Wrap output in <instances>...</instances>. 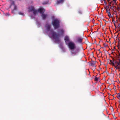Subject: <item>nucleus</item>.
Instances as JSON below:
<instances>
[{
    "mask_svg": "<svg viewBox=\"0 0 120 120\" xmlns=\"http://www.w3.org/2000/svg\"><path fill=\"white\" fill-rule=\"evenodd\" d=\"M68 45L69 48L71 50L70 52L72 55H76L80 52V49L79 48H76V46L74 42H69L68 43Z\"/></svg>",
    "mask_w": 120,
    "mask_h": 120,
    "instance_id": "nucleus-1",
    "label": "nucleus"
},
{
    "mask_svg": "<svg viewBox=\"0 0 120 120\" xmlns=\"http://www.w3.org/2000/svg\"><path fill=\"white\" fill-rule=\"evenodd\" d=\"M51 27L50 25H48L47 26V30L48 32L50 31V34H52V36L53 38L57 42H58L60 41V40L58 38V36L59 35L56 34V32H54L53 30H50Z\"/></svg>",
    "mask_w": 120,
    "mask_h": 120,
    "instance_id": "nucleus-2",
    "label": "nucleus"
},
{
    "mask_svg": "<svg viewBox=\"0 0 120 120\" xmlns=\"http://www.w3.org/2000/svg\"><path fill=\"white\" fill-rule=\"evenodd\" d=\"M52 24L55 29H58L60 26V21L58 19H55L52 21Z\"/></svg>",
    "mask_w": 120,
    "mask_h": 120,
    "instance_id": "nucleus-3",
    "label": "nucleus"
},
{
    "mask_svg": "<svg viewBox=\"0 0 120 120\" xmlns=\"http://www.w3.org/2000/svg\"><path fill=\"white\" fill-rule=\"evenodd\" d=\"M11 4L13 5L14 6V8L12 10V12H14V11L16 10L17 9V7L16 5H15V4L14 1L11 0Z\"/></svg>",
    "mask_w": 120,
    "mask_h": 120,
    "instance_id": "nucleus-4",
    "label": "nucleus"
},
{
    "mask_svg": "<svg viewBox=\"0 0 120 120\" xmlns=\"http://www.w3.org/2000/svg\"><path fill=\"white\" fill-rule=\"evenodd\" d=\"M83 39V38L81 37H77L76 40L78 42L81 43Z\"/></svg>",
    "mask_w": 120,
    "mask_h": 120,
    "instance_id": "nucleus-5",
    "label": "nucleus"
},
{
    "mask_svg": "<svg viewBox=\"0 0 120 120\" xmlns=\"http://www.w3.org/2000/svg\"><path fill=\"white\" fill-rule=\"evenodd\" d=\"M114 60H113V61L112 60H110V62L111 63H109L110 64H112L113 66H114L115 67V68H116L117 69H119V67H117V66H116L115 65V63H114Z\"/></svg>",
    "mask_w": 120,
    "mask_h": 120,
    "instance_id": "nucleus-6",
    "label": "nucleus"
},
{
    "mask_svg": "<svg viewBox=\"0 0 120 120\" xmlns=\"http://www.w3.org/2000/svg\"><path fill=\"white\" fill-rule=\"evenodd\" d=\"M47 14H44L41 15V16L43 20H45L47 16Z\"/></svg>",
    "mask_w": 120,
    "mask_h": 120,
    "instance_id": "nucleus-7",
    "label": "nucleus"
},
{
    "mask_svg": "<svg viewBox=\"0 0 120 120\" xmlns=\"http://www.w3.org/2000/svg\"><path fill=\"white\" fill-rule=\"evenodd\" d=\"M43 9L42 8H39V9L38 10V12H39L40 14H43L44 11H43Z\"/></svg>",
    "mask_w": 120,
    "mask_h": 120,
    "instance_id": "nucleus-8",
    "label": "nucleus"
},
{
    "mask_svg": "<svg viewBox=\"0 0 120 120\" xmlns=\"http://www.w3.org/2000/svg\"><path fill=\"white\" fill-rule=\"evenodd\" d=\"M60 32V34L61 35H63L64 34V30L63 29H59Z\"/></svg>",
    "mask_w": 120,
    "mask_h": 120,
    "instance_id": "nucleus-9",
    "label": "nucleus"
},
{
    "mask_svg": "<svg viewBox=\"0 0 120 120\" xmlns=\"http://www.w3.org/2000/svg\"><path fill=\"white\" fill-rule=\"evenodd\" d=\"M91 65L93 67H95L96 66L95 65V63L93 61H92V62L90 63Z\"/></svg>",
    "mask_w": 120,
    "mask_h": 120,
    "instance_id": "nucleus-10",
    "label": "nucleus"
},
{
    "mask_svg": "<svg viewBox=\"0 0 120 120\" xmlns=\"http://www.w3.org/2000/svg\"><path fill=\"white\" fill-rule=\"evenodd\" d=\"M64 40L66 42L67 41H69V39L68 37L67 36H66L65 37Z\"/></svg>",
    "mask_w": 120,
    "mask_h": 120,
    "instance_id": "nucleus-11",
    "label": "nucleus"
},
{
    "mask_svg": "<svg viewBox=\"0 0 120 120\" xmlns=\"http://www.w3.org/2000/svg\"><path fill=\"white\" fill-rule=\"evenodd\" d=\"M118 60H119V62H117V61H115L114 63H117V65L116 66L117 67L119 65H120V59H118Z\"/></svg>",
    "mask_w": 120,
    "mask_h": 120,
    "instance_id": "nucleus-12",
    "label": "nucleus"
},
{
    "mask_svg": "<svg viewBox=\"0 0 120 120\" xmlns=\"http://www.w3.org/2000/svg\"><path fill=\"white\" fill-rule=\"evenodd\" d=\"M34 10L35 8L34 7L31 6V9L29 10V12H30L31 11H33Z\"/></svg>",
    "mask_w": 120,
    "mask_h": 120,
    "instance_id": "nucleus-13",
    "label": "nucleus"
},
{
    "mask_svg": "<svg viewBox=\"0 0 120 120\" xmlns=\"http://www.w3.org/2000/svg\"><path fill=\"white\" fill-rule=\"evenodd\" d=\"M64 1V0H57V4H59L60 3H61L63 2Z\"/></svg>",
    "mask_w": 120,
    "mask_h": 120,
    "instance_id": "nucleus-14",
    "label": "nucleus"
},
{
    "mask_svg": "<svg viewBox=\"0 0 120 120\" xmlns=\"http://www.w3.org/2000/svg\"><path fill=\"white\" fill-rule=\"evenodd\" d=\"M33 12L34 14V15H36V14L38 12V11L37 10H34Z\"/></svg>",
    "mask_w": 120,
    "mask_h": 120,
    "instance_id": "nucleus-15",
    "label": "nucleus"
},
{
    "mask_svg": "<svg viewBox=\"0 0 120 120\" xmlns=\"http://www.w3.org/2000/svg\"><path fill=\"white\" fill-rule=\"evenodd\" d=\"M78 12L79 14L80 15H82L83 13L82 11L80 10L78 11Z\"/></svg>",
    "mask_w": 120,
    "mask_h": 120,
    "instance_id": "nucleus-16",
    "label": "nucleus"
},
{
    "mask_svg": "<svg viewBox=\"0 0 120 120\" xmlns=\"http://www.w3.org/2000/svg\"><path fill=\"white\" fill-rule=\"evenodd\" d=\"M116 94L118 95V96H117V97L118 99L120 100V92L118 94H117L116 93Z\"/></svg>",
    "mask_w": 120,
    "mask_h": 120,
    "instance_id": "nucleus-17",
    "label": "nucleus"
},
{
    "mask_svg": "<svg viewBox=\"0 0 120 120\" xmlns=\"http://www.w3.org/2000/svg\"><path fill=\"white\" fill-rule=\"evenodd\" d=\"M98 78L96 77V76H95V80L96 81H97L98 80Z\"/></svg>",
    "mask_w": 120,
    "mask_h": 120,
    "instance_id": "nucleus-18",
    "label": "nucleus"
},
{
    "mask_svg": "<svg viewBox=\"0 0 120 120\" xmlns=\"http://www.w3.org/2000/svg\"><path fill=\"white\" fill-rule=\"evenodd\" d=\"M19 14L20 15H24V13L21 12H19Z\"/></svg>",
    "mask_w": 120,
    "mask_h": 120,
    "instance_id": "nucleus-19",
    "label": "nucleus"
},
{
    "mask_svg": "<svg viewBox=\"0 0 120 120\" xmlns=\"http://www.w3.org/2000/svg\"><path fill=\"white\" fill-rule=\"evenodd\" d=\"M108 16H109V18H110V17H112V16H111V14H110V13H109L108 14Z\"/></svg>",
    "mask_w": 120,
    "mask_h": 120,
    "instance_id": "nucleus-20",
    "label": "nucleus"
},
{
    "mask_svg": "<svg viewBox=\"0 0 120 120\" xmlns=\"http://www.w3.org/2000/svg\"><path fill=\"white\" fill-rule=\"evenodd\" d=\"M103 45L105 47H106L108 46L107 44H106L105 43H104Z\"/></svg>",
    "mask_w": 120,
    "mask_h": 120,
    "instance_id": "nucleus-21",
    "label": "nucleus"
},
{
    "mask_svg": "<svg viewBox=\"0 0 120 120\" xmlns=\"http://www.w3.org/2000/svg\"><path fill=\"white\" fill-rule=\"evenodd\" d=\"M112 22H114V24H115V23L116 22L114 20V19H112Z\"/></svg>",
    "mask_w": 120,
    "mask_h": 120,
    "instance_id": "nucleus-22",
    "label": "nucleus"
},
{
    "mask_svg": "<svg viewBox=\"0 0 120 120\" xmlns=\"http://www.w3.org/2000/svg\"><path fill=\"white\" fill-rule=\"evenodd\" d=\"M100 22L101 26H102V21H101Z\"/></svg>",
    "mask_w": 120,
    "mask_h": 120,
    "instance_id": "nucleus-23",
    "label": "nucleus"
},
{
    "mask_svg": "<svg viewBox=\"0 0 120 120\" xmlns=\"http://www.w3.org/2000/svg\"><path fill=\"white\" fill-rule=\"evenodd\" d=\"M109 10H109V11H108L107 9H106V12L108 13V14L109 13H110V12H109Z\"/></svg>",
    "mask_w": 120,
    "mask_h": 120,
    "instance_id": "nucleus-24",
    "label": "nucleus"
},
{
    "mask_svg": "<svg viewBox=\"0 0 120 120\" xmlns=\"http://www.w3.org/2000/svg\"><path fill=\"white\" fill-rule=\"evenodd\" d=\"M103 1L104 2V3L105 4H107V2L105 0H103Z\"/></svg>",
    "mask_w": 120,
    "mask_h": 120,
    "instance_id": "nucleus-25",
    "label": "nucleus"
},
{
    "mask_svg": "<svg viewBox=\"0 0 120 120\" xmlns=\"http://www.w3.org/2000/svg\"><path fill=\"white\" fill-rule=\"evenodd\" d=\"M117 27H120V23L118 24Z\"/></svg>",
    "mask_w": 120,
    "mask_h": 120,
    "instance_id": "nucleus-26",
    "label": "nucleus"
},
{
    "mask_svg": "<svg viewBox=\"0 0 120 120\" xmlns=\"http://www.w3.org/2000/svg\"><path fill=\"white\" fill-rule=\"evenodd\" d=\"M47 3H43V4H47Z\"/></svg>",
    "mask_w": 120,
    "mask_h": 120,
    "instance_id": "nucleus-27",
    "label": "nucleus"
},
{
    "mask_svg": "<svg viewBox=\"0 0 120 120\" xmlns=\"http://www.w3.org/2000/svg\"><path fill=\"white\" fill-rule=\"evenodd\" d=\"M98 23H96L95 24V25H98Z\"/></svg>",
    "mask_w": 120,
    "mask_h": 120,
    "instance_id": "nucleus-28",
    "label": "nucleus"
},
{
    "mask_svg": "<svg viewBox=\"0 0 120 120\" xmlns=\"http://www.w3.org/2000/svg\"><path fill=\"white\" fill-rule=\"evenodd\" d=\"M116 0H113V1H115V3H116Z\"/></svg>",
    "mask_w": 120,
    "mask_h": 120,
    "instance_id": "nucleus-29",
    "label": "nucleus"
},
{
    "mask_svg": "<svg viewBox=\"0 0 120 120\" xmlns=\"http://www.w3.org/2000/svg\"><path fill=\"white\" fill-rule=\"evenodd\" d=\"M113 89H116V86H114V87H113Z\"/></svg>",
    "mask_w": 120,
    "mask_h": 120,
    "instance_id": "nucleus-30",
    "label": "nucleus"
},
{
    "mask_svg": "<svg viewBox=\"0 0 120 120\" xmlns=\"http://www.w3.org/2000/svg\"><path fill=\"white\" fill-rule=\"evenodd\" d=\"M103 20L104 21H105V22H106V20H105V19H103Z\"/></svg>",
    "mask_w": 120,
    "mask_h": 120,
    "instance_id": "nucleus-31",
    "label": "nucleus"
},
{
    "mask_svg": "<svg viewBox=\"0 0 120 120\" xmlns=\"http://www.w3.org/2000/svg\"><path fill=\"white\" fill-rule=\"evenodd\" d=\"M94 21L95 20L94 19L92 20V22H94Z\"/></svg>",
    "mask_w": 120,
    "mask_h": 120,
    "instance_id": "nucleus-32",
    "label": "nucleus"
},
{
    "mask_svg": "<svg viewBox=\"0 0 120 120\" xmlns=\"http://www.w3.org/2000/svg\"><path fill=\"white\" fill-rule=\"evenodd\" d=\"M114 49H116V48H115V47H114Z\"/></svg>",
    "mask_w": 120,
    "mask_h": 120,
    "instance_id": "nucleus-33",
    "label": "nucleus"
},
{
    "mask_svg": "<svg viewBox=\"0 0 120 120\" xmlns=\"http://www.w3.org/2000/svg\"><path fill=\"white\" fill-rule=\"evenodd\" d=\"M114 25H115V27H116V25H115V24H114Z\"/></svg>",
    "mask_w": 120,
    "mask_h": 120,
    "instance_id": "nucleus-34",
    "label": "nucleus"
},
{
    "mask_svg": "<svg viewBox=\"0 0 120 120\" xmlns=\"http://www.w3.org/2000/svg\"><path fill=\"white\" fill-rule=\"evenodd\" d=\"M110 4H111V3H109V5L110 6H111V5H110Z\"/></svg>",
    "mask_w": 120,
    "mask_h": 120,
    "instance_id": "nucleus-35",
    "label": "nucleus"
},
{
    "mask_svg": "<svg viewBox=\"0 0 120 120\" xmlns=\"http://www.w3.org/2000/svg\"><path fill=\"white\" fill-rule=\"evenodd\" d=\"M115 95V94H113V95H112L113 96V97H114V95Z\"/></svg>",
    "mask_w": 120,
    "mask_h": 120,
    "instance_id": "nucleus-36",
    "label": "nucleus"
},
{
    "mask_svg": "<svg viewBox=\"0 0 120 120\" xmlns=\"http://www.w3.org/2000/svg\"><path fill=\"white\" fill-rule=\"evenodd\" d=\"M116 43V42H113V43H114L115 44Z\"/></svg>",
    "mask_w": 120,
    "mask_h": 120,
    "instance_id": "nucleus-37",
    "label": "nucleus"
},
{
    "mask_svg": "<svg viewBox=\"0 0 120 120\" xmlns=\"http://www.w3.org/2000/svg\"><path fill=\"white\" fill-rule=\"evenodd\" d=\"M119 56H120V53H119Z\"/></svg>",
    "mask_w": 120,
    "mask_h": 120,
    "instance_id": "nucleus-38",
    "label": "nucleus"
},
{
    "mask_svg": "<svg viewBox=\"0 0 120 120\" xmlns=\"http://www.w3.org/2000/svg\"><path fill=\"white\" fill-rule=\"evenodd\" d=\"M114 6H112V7L113 8H114Z\"/></svg>",
    "mask_w": 120,
    "mask_h": 120,
    "instance_id": "nucleus-39",
    "label": "nucleus"
},
{
    "mask_svg": "<svg viewBox=\"0 0 120 120\" xmlns=\"http://www.w3.org/2000/svg\"><path fill=\"white\" fill-rule=\"evenodd\" d=\"M110 89V91H111V90H112V89Z\"/></svg>",
    "mask_w": 120,
    "mask_h": 120,
    "instance_id": "nucleus-40",
    "label": "nucleus"
},
{
    "mask_svg": "<svg viewBox=\"0 0 120 120\" xmlns=\"http://www.w3.org/2000/svg\"><path fill=\"white\" fill-rule=\"evenodd\" d=\"M101 48H103V47H101Z\"/></svg>",
    "mask_w": 120,
    "mask_h": 120,
    "instance_id": "nucleus-41",
    "label": "nucleus"
},
{
    "mask_svg": "<svg viewBox=\"0 0 120 120\" xmlns=\"http://www.w3.org/2000/svg\"><path fill=\"white\" fill-rule=\"evenodd\" d=\"M101 0V1L102 0Z\"/></svg>",
    "mask_w": 120,
    "mask_h": 120,
    "instance_id": "nucleus-42",
    "label": "nucleus"
},
{
    "mask_svg": "<svg viewBox=\"0 0 120 120\" xmlns=\"http://www.w3.org/2000/svg\"><path fill=\"white\" fill-rule=\"evenodd\" d=\"M109 73L108 72H107V73Z\"/></svg>",
    "mask_w": 120,
    "mask_h": 120,
    "instance_id": "nucleus-43",
    "label": "nucleus"
},
{
    "mask_svg": "<svg viewBox=\"0 0 120 120\" xmlns=\"http://www.w3.org/2000/svg\"><path fill=\"white\" fill-rule=\"evenodd\" d=\"M19 0L20 1L21 0Z\"/></svg>",
    "mask_w": 120,
    "mask_h": 120,
    "instance_id": "nucleus-44",
    "label": "nucleus"
},
{
    "mask_svg": "<svg viewBox=\"0 0 120 120\" xmlns=\"http://www.w3.org/2000/svg\"><path fill=\"white\" fill-rule=\"evenodd\" d=\"M117 20L116 21V22H117Z\"/></svg>",
    "mask_w": 120,
    "mask_h": 120,
    "instance_id": "nucleus-45",
    "label": "nucleus"
},
{
    "mask_svg": "<svg viewBox=\"0 0 120 120\" xmlns=\"http://www.w3.org/2000/svg\"><path fill=\"white\" fill-rule=\"evenodd\" d=\"M117 23H118V22H117Z\"/></svg>",
    "mask_w": 120,
    "mask_h": 120,
    "instance_id": "nucleus-46",
    "label": "nucleus"
}]
</instances>
